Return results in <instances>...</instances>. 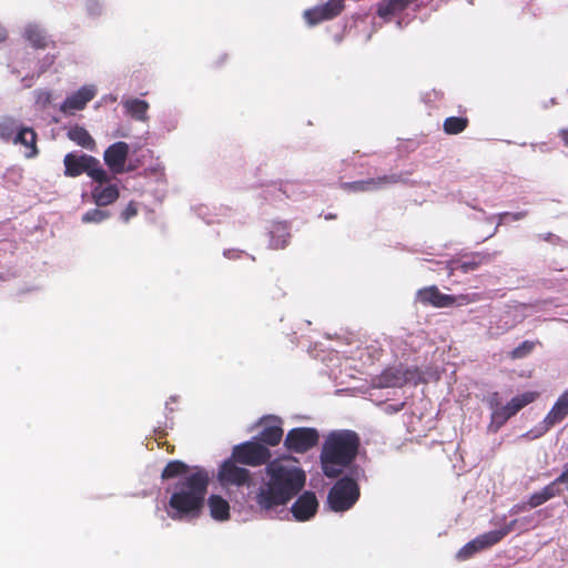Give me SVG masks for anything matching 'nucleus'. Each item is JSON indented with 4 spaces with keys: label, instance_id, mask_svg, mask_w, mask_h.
Wrapping results in <instances>:
<instances>
[{
    "label": "nucleus",
    "instance_id": "obj_4",
    "mask_svg": "<svg viewBox=\"0 0 568 568\" xmlns=\"http://www.w3.org/2000/svg\"><path fill=\"white\" fill-rule=\"evenodd\" d=\"M64 175L77 178L85 173L97 183H109L110 175L92 155L70 152L64 155Z\"/></svg>",
    "mask_w": 568,
    "mask_h": 568
},
{
    "label": "nucleus",
    "instance_id": "obj_11",
    "mask_svg": "<svg viewBox=\"0 0 568 568\" xmlns=\"http://www.w3.org/2000/svg\"><path fill=\"white\" fill-rule=\"evenodd\" d=\"M320 435L315 428L298 427L291 429L285 438V446L295 453L303 454L315 447Z\"/></svg>",
    "mask_w": 568,
    "mask_h": 568
},
{
    "label": "nucleus",
    "instance_id": "obj_33",
    "mask_svg": "<svg viewBox=\"0 0 568 568\" xmlns=\"http://www.w3.org/2000/svg\"><path fill=\"white\" fill-rule=\"evenodd\" d=\"M536 342L524 341L520 345L510 352V358L519 359L528 356L536 347Z\"/></svg>",
    "mask_w": 568,
    "mask_h": 568
},
{
    "label": "nucleus",
    "instance_id": "obj_32",
    "mask_svg": "<svg viewBox=\"0 0 568 568\" xmlns=\"http://www.w3.org/2000/svg\"><path fill=\"white\" fill-rule=\"evenodd\" d=\"M111 213L109 211H105V210H101V209H91L89 211H87L83 215H82V222L85 223V224H89V223H95V224H99V223H102L103 221L108 220L110 217Z\"/></svg>",
    "mask_w": 568,
    "mask_h": 568
},
{
    "label": "nucleus",
    "instance_id": "obj_39",
    "mask_svg": "<svg viewBox=\"0 0 568 568\" xmlns=\"http://www.w3.org/2000/svg\"><path fill=\"white\" fill-rule=\"evenodd\" d=\"M226 58H227V55L224 53L216 55L214 58V60L212 61V65L215 68H220L223 64V62L226 60Z\"/></svg>",
    "mask_w": 568,
    "mask_h": 568
},
{
    "label": "nucleus",
    "instance_id": "obj_1",
    "mask_svg": "<svg viewBox=\"0 0 568 568\" xmlns=\"http://www.w3.org/2000/svg\"><path fill=\"white\" fill-rule=\"evenodd\" d=\"M268 479L263 481L253 496L260 510L268 511L286 505L305 485L306 475L301 468L272 462L266 466Z\"/></svg>",
    "mask_w": 568,
    "mask_h": 568
},
{
    "label": "nucleus",
    "instance_id": "obj_8",
    "mask_svg": "<svg viewBox=\"0 0 568 568\" xmlns=\"http://www.w3.org/2000/svg\"><path fill=\"white\" fill-rule=\"evenodd\" d=\"M538 397V392H525L513 397L506 405L496 407L494 412H491V426H495V430H498L509 418L515 416L527 405L534 403Z\"/></svg>",
    "mask_w": 568,
    "mask_h": 568
},
{
    "label": "nucleus",
    "instance_id": "obj_6",
    "mask_svg": "<svg viewBox=\"0 0 568 568\" xmlns=\"http://www.w3.org/2000/svg\"><path fill=\"white\" fill-rule=\"evenodd\" d=\"M477 300L476 294H462L458 296L444 294L436 285L423 287L417 292V301L420 304L424 306L430 305L437 308L452 307L455 305L464 306L476 302Z\"/></svg>",
    "mask_w": 568,
    "mask_h": 568
},
{
    "label": "nucleus",
    "instance_id": "obj_7",
    "mask_svg": "<svg viewBox=\"0 0 568 568\" xmlns=\"http://www.w3.org/2000/svg\"><path fill=\"white\" fill-rule=\"evenodd\" d=\"M517 520L514 519L509 524L505 525L503 528L498 530H491L485 534L477 536L475 539L467 542L457 552L458 560H467L471 558L475 554L490 548L501 541L513 529Z\"/></svg>",
    "mask_w": 568,
    "mask_h": 568
},
{
    "label": "nucleus",
    "instance_id": "obj_36",
    "mask_svg": "<svg viewBox=\"0 0 568 568\" xmlns=\"http://www.w3.org/2000/svg\"><path fill=\"white\" fill-rule=\"evenodd\" d=\"M138 214V204L131 201L126 207L121 212V219L123 222H129L132 217Z\"/></svg>",
    "mask_w": 568,
    "mask_h": 568
},
{
    "label": "nucleus",
    "instance_id": "obj_28",
    "mask_svg": "<svg viewBox=\"0 0 568 568\" xmlns=\"http://www.w3.org/2000/svg\"><path fill=\"white\" fill-rule=\"evenodd\" d=\"M469 120L466 116H448L444 120L443 130L448 135H456L466 130Z\"/></svg>",
    "mask_w": 568,
    "mask_h": 568
},
{
    "label": "nucleus",
    "instance_id": "obj_13",
    "mask_svg": "<svg viewBox=\"0 0 568 568\" xmlns=\"http://www.w3.org/2000/svg\"><path fill=\"white\" fill-rule=\"evenodd\" d=\"M345 1L346 0H327V2L322 6L305 10L303 17L311 27L326 20H332L344 11Z\"/></svg>",
    "mask_w": 568,
    "mask_h": 568
},
{
    "label": "nucleus",
    "instance_id": "obj_24",
    "mask_svg": "<svg viewBox=\"0 0 568 568\" xmlns=\"http://www.w3.org/2000/svg\"><path fill=\"white\" fill-rule=\"evenodd\" d=\"M125 112L136 121H145L148 119L149 103L138 98L128 99L123 102Z\"/></svg>",
    "mask_w": 568,
    "mask_h": 568
},
{
    "label": "nucleus",
    "instance_id": "obj_22",
    "mask_svg": "<svg viewBox=\"0 0 568 568\" xmlns=\"http://www.w3.org/2000/svg\"><path fill=\"white\" fill-rule=\"evenodd\" d=\"M416 1L417 0H382L377 6L376 13L385 21H389L393 16L403 12Z\"/></svg>",
    "mask_w": 568,
    "mask_h": 568
},
{
    "label": "nucleus",
    "instance_id": "obj_18",
    "mask_svg": "<svg viewBox=\"0 0 568 568\" xmlns=\"http://www.w3.org/2000/svg\"><path fill=\"white\" fill-rule=\"evenodd\" d=\"M95 97V89L93 87L84 85L80 88L72 95L68 97L61 105V111L64 113H73L85 108Z\"/></svg>",
    "mask_w": 568,
    "mask_h": 568
},
{
    "label": "nucleus",
    "instance_id": "obj_29",
    "mask_svg": "<svg viewBox=\"0 0 568 568\" xmlns=\"http://www.w3.org/2000/svg\"><path fill=\"white\" fill-rule=\"evenodd\" d=\"M283 437V429L280 425H266L260 433V440L270 446L280 444Z\"/></svg>",
    "mask_w": 568,
    "mask_h": 568
},
{
    "label": "nucleus",
    "instance_id": "obj_5",
    "mask_svg": "<svg viewBox=\"0 0 568 568\" xmlns=\"http://www.w3.org/2000/svg\"><path fill=\"white\" fill-rule=\"evenodd\" d=\"M359 486L352 477L344 476L336 480L328 491L327 503L333 511L351 509L359 498Z\"/></svg>",
    "mask_w": 568,
    "mask_h": 568
},
{
    "label": "nucleus",
    "instance_id": "obj_17",
    "mask_svg": "<svg viewBox=\"0 0 568 568\" xmlns=\"http://www.w3.org/2000/svg\"><path fill=\"white\" fill-rule=\"evenodd\" d=\"M402 181L400 174L383 175L377 179L361 180L343 184L344 190L352 192H367L379 190L388 184H396Z\"/></svg>",
    "mask_w": 568,
    "mask_h": 568
},
{
    "label": "nucleus",
    "instance_id": "obj_45",
    "mask_svg": "<svg viewBox=\"0 0 568 568\" xmlns=\"http://www.w3.org/2000/svg\"><path fill=\"white\" fill-rule=\"evenodd\" d=\"M335 217H336L335 214H329V215L326 216V219H335Z\"/></svg>",
    "mask_w": 568,
    "mask_h": 568
},
{
    "label": "nucleus",
    "instance_id": "obj_20",
    "mask_svg": "<svg viewBox=\"0 0 568 568\" xmlns=\"http://www.w3.org/2000/svg\"><path fill=\"white\" fill-rule=\"evenodd\" d=\"M38 135L32 128L20 126L14 138L13 144H21L26 148L24 155L32 159L38 155L39 150L37 146Z\"/></svg>",
    "mask_w": 568,
    "mask_h": 568
},
{
    "label": "nucleus",
    "instance_id": "obj_38",
    "mask_svg": "<svg viewBox=\"0 0 568 568\" xmlns=\"http://www.w3.org/2000/svg\"><path fill=\"white\" fill-rule=\"evenodd\" d=\"M489 407L494 412L496 407H500L499 394L497 392L493 393L488 399Z\"/></svg>",
    "mask_w": 568,
    "mask_h": 568
},
{
    "label": "nucleus",
    "instance_id": "obj_16",
    "mask_svg": "<svg viewBox=\"0 0 568 568\" xmlns=\"http://www.w3.org/2000/svg\"><path fill=\"white\" fill-rule=\"evenodd\" d=\"M318 501L313 491H304L292 505L291 511L298 521L310 520L315 516Z\"/></svg>",
    "mask_w": 568,
    "mask_h": 568
},
{
    "label": "nucleus",
    "instance_id": "obj_21",
    "mask_svg": "<svg viewBox=\"0 0 568 568\" xmlns=\"http://www.w3.org/2000/svg\"><path fill=\"white\" fill-rule=\"evenodd\" d=\"M268 246L273 250H283L291 240L290 226L286 222H275L270 230Z\"/></svg>",
    "mask_w": 568,
    "mask_h": 568
},
{
    "label": "nucleus",
    "instance_id": "obj_10",
    "mask_svg": "<svg viewBox=\"0 0 568 568\" xmlns=\"http://www.w3.org/2000/svg\"><path fill=\"white\" fill-rule=\"evenodd\" d=\"M568 416V388L558 397L551 409L534 429L529 430L526 436L531 439L541 437L549 432L555 425L561 423Z\"/></svg>",
    "mask_w": 568,
    "mask_h": 568
},
{
    "label": "nucleus",
    "instance_id": "obj_25",
    "mask_svg": "<svg viewBox=\"0 0 568 568\" xmlns=\"http://www.w3.org/2000/svg\"><path fill=\"white\" fill-rule=\"evenodd\" d=\"M67 135L71 141L84 149L92 151L95 148V141L83 126H71Z\"/></svg>",
    "mask_w": 568,
    "mask_h": 568
},
{
    "label": "nucleus",
    "instance_id": "obj_34",
    "mask_svg": "<svg viewBox=\"0 0 568 568\" xmlns=\"http://www.w3.org/2000/svg\"><path fill=\"white\" fill-rule=\"evenodd\" d=\"M545 497V499L548 501L549 499L556 497V496H559L561 495V489L560 487H558L556 485V483L551 481L550 484H548L547 486H545L541 490H540Z\"/></svg>",
    "mask_w": 568,
    "mask_h": 568
},
{
    "label": "nucleus",
    "instance_id": "obj_2",
    "mask_svg": "<svg viewBox=\"0 0 568 568\" xmlns=\"http://www.w3.org/2000/svg\"><path fill=\"white\" fill-rule=\"evenodd\" d=\"M361 437L352 429L329 432L320 453L321 469L327 478H338L354 464L361 448Z\"/></svg>",
    "mask_w": 568,
    "mask_h": 568
},
{
    "label": "nucleus",
    "instance_id": "obj_35",
    "mask_svg": "<svg viewBox=\"0 0 568 568\" xmlns=\"http://www.w3.org/2000/svg\"><path fill=\"white\" fill-rule=\"evenodd\" d=\"M526 216H527L526 211H520V212H516V213L504 212V213L499 214V223H505L508 221H519V220L525 219Z\"/></svg>",
    "mask_w": 568,
    "mask_h": 568
},
{
    "label": "nucleus",
    "instance_id": "obj_9",
    "mask_svg": "<svg viewBox=\"0 0 568 568\" xmlns=\"http://www.w3.org/2000/svg\"><path fill=\"white\" fill-rule=\"evenodd\" d=\"M232 458L239 464L256 467L270 460L271 452L261 443L245 442L233 448Z\"/></svg>",
    "mask_w": 568,
    "mask_h": 568
},
{
    "label": "nucleus",
    "instance_id": "obj_37",
    "mask_svg": "<svg viewBox=\"0 0 568 568\" xmlns=\"http://www.w3.org/2000/svg\"><path fill=\"white\" fill-rule=\"evenodd\" d=\"M547 500L545 499L541 491H536L532 495H530L527 505L529 508H537L545 504Z\"/></svg>",
    "mask_w": 568,
    "mask_h": 568
},
{
    "label": "nucleus",
    "instance_id": "obj_26",
    "mask_svg": "<svg viewBox=\"0 0 568 568\" xmlns=\"http://www.w3.org/2000/svg\"><path fill=\"white\" fill-rule=\"evenodd\" d=\"M490 258L491 255L488 253H475L466 260L456 261L454 270H460L464 273L475 271L481 264L489 262Z\"/></svg>",
    "mask_w": 568,
    "mask_h": 568
},
{
    "label": "nucleus",
    "instance_id": "obj_14",
    "mask_svg": "<svg viewBox=\"0 0 568 568\" xmlns=\"http://www.w3.org/2000/svg\"><path fill=\"white\" fill-rule=\"evenodd\" d=\"M130 148L126 142H115L111 144L103 154V160L110 171L114 174L125 172V163L129 156Z\"/></svg>",
    "mask_w": 568,
    "mask_h": 568
},
{
    "label": "nucleus",
    "instance_id": "obj_3",
    "mask_svg": "<svg viewBox=\"0 0 568 568\" xmlns=\"http://www.w3.org/2000/svg\"><path fill=\"white\" fill-rule=\"evenodd\" d=\"M210 484V474L202 467H194V473L174 485L169 499L172 519L197 517L204 506Z\"/></svg>",
    "mask_w": 568,
    "mask_h": 568
},
{
    "label": "nucleus",
    "instance_id": "obj_27",
    "mask_svg": "<svg viewBox=\"0 0 568 568\" xmlns=\"http://www.w3.org/2000/svg\"><path fill=\"white\" fill-rule=\"evenodd\" d=\"M24 38L36 49H44L48 47L47 36L38 26H28L24 30Z\"/></svg>",
    "mask_w": 568,
    "mask_h": 568
},
{
    "label": "nucleus",
    "instance_id": "obj_44",
    "mask_svg": "<svg viewBox=\"0 0 568 568\" xmlns=\"http://www.w3.org/2000/svg\"><path fill=\"white\" fill-rule=\"evenodd\" d=\"M562 470L567 471V474H568V462L564 465V469Z\"/></svg>",
    "mask_w": 568,
    "mask_h": 568
},
{
    "label": "nucleus",
    "instance_id": "obj_23",
    "mask_svg": "<svg viewBox=\"0 0 568 568\" xmlns=\"http://www.w3.org/2000/svg\"><path fill=\"white\" fill-rule=\"evenodd\" d=\"M210 515L214 520L225 521L230 518V505L220 495H211L207 499Z\"/></svg>",
    "mask_w": 568,
    "mask_h": 568
},
{
    "label": "nucleus",
    "instance_id": "obj_12",
    "mask_svg": "<svg viewBox=\"0 0 568 568\" xmlns=\"http://www.w3.org/2000/svg\"><path fill=\"white\" fill-rule=\"evenodd\" d=\"M232 457L220 466L217 479L222 486H244L251 481V473L244 467L237 466Z\"/></svg>",
    "mask_w": 568,
    "mask_h": 568
},
{
    "label": "nucleus",
    "instance_id": "obj_15",
    "mask_svg": "<svg viewBox=\"0 0 568 568\" xmlns=\"http://www.w3.org/2000/svg\"><path fill=\"white\" fill-rule=\"evenodd\" d=\"M416 375V371L399 365L386 368L378 377L382 387H402L409 383Z\"/></svg>",
    "mask_w": 568,
    "mask_h": 568
},
{
    "label": "nucleus",
    "instance_id": "obj_31",
    "mask_svg": "<svg viewBox=\"0 0 568 568\" xmlns=\"http://www.w3.org/2000/svg\"><path fill=\"white\" fill-rule=\"evenodd\" d=\"M20 126L17 125L13 119H4L0 121V139L4 142H14Z\"/></svg>",
    "mask_w": 568,
    "mask_h": 568
},
{
    "label": "nucleus",
    "instance_id": "obj_41",
    "mask_svg": "<svg viewBox=\"0 0 568 568\" xmlns=\"http://www.w3.org/2000/svg\"><path fill=\"white\" fill-rule=\"evenodd\" d=\"M559 136L561 138L565 146L568 148V129H562L559 131Z\"/></svg>",
    "mask_w": 568,
    "mask_h": 568
},
{
    "label": "nucleus",
    "instance_id": "obj_19",
    "mask_svg": "<svg viewBox=\"0 0 568 568\" xmlns=\"http://www.w3.org/2000/svg\"><path fill=\"white\" fill-rule=\"evenodd\" d=\"M98 183L92 191L91 196L97 206H108L114 203L120 196V190L116 184Z\"/></svg>",
    "mask_w": 568,
    "mask_h": 568
},
{
    "label": "nucleus",
    "instance_id": "obj_43",
    "mask_svg": "<svg viewBox=\"0 0 568 568\" xmlns=\"http://www.w3.org/2000/svg\"><path fill=\"white\" fill-rule=\"evenodd\" d=\"M7 39V30L0 26V42H3Z\"/></svg>",
    "mask_w": 568,
    "mask_h": 568
},
{
    "label": "nucleus",
    "instance_id": "obj_30",
    "mask_svg": "<svg viewBox=\"0 0 568 568\" xmlns=\"http://www.w3.org/2000/svg\"><path fill=\"white\" fill-rule=\"evenodd\" d=\"M189 470V466L182 460H171L163 468L161 478L163 480L176 478L181 475L186 474Z\"/></svg>",
    "mask_w": 568,
    "mask_h": 568
},
{
    "label": "nucleus",
    "instance_id": "obj_40",
    "mask_svg": "<svg viewBox=\"0 0 568 568\" xmlns=\"http://www.w3.org/2000/svg\"><path fill=\"white\" fill-rule=\"evenodd\" d=\"M554 483H556V485L559 487L561 484H566L568 483V474L567 471L562 470V473L556 478L552 480Z\"/></svg>",
    "mask_w": 568,
    "mask_h": 568
},
{
    "label": "nucleus",
    "instance_id": "obj_42",
    "mask_svg": "<svg viewBox=\"0 0 568 568\" xmlns=\"http://www.w3.org/2000/svg\"><path fill=\"white\" fill-rule=\"evenodd\" d=\"M527 506H528L527 503L526 504H521V505H516V506L513 507L511 513L517 514V513H519L521 510H525L527 508Z\"/></svg>",
    "mask_w": 568,
    "mask_h": 568
}]
</instances>
